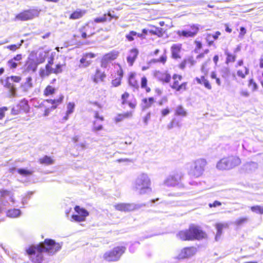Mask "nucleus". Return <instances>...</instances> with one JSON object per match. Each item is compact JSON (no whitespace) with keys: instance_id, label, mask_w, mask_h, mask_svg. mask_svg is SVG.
Wrapping results in <instances>:
<instances>
[{"instance_id":"obj_1","label":"nucleus","mask_w":263,"mask_h":263,"mask_svg":"<svg viewBox=\"0 0 263 263\" xmlns=\"http://www.w3.org/2000/svg\"><path fill=\"white\" fill-rule=\"evenodd\" d=\"M128 83L134 90H138L141 88L144 89L147 93L151 91V88L148 86L147 78L140 73L135 72H130L128 74Z\"/></svg>"},{"instance_id":"obj_2","label":"nucleus","mask_w":263,"mask_h":263,"mask_svg":"<svg viewBox=\"0 0 263 263\" xmlns=\"http://www.w3.org/2000/svg\"><path fill=\"white\" fill-rule=\"evenodd\" d=\"M205 236V233L195 225L191 226L189 230L180 231L177 234V237L182 240L200 239Z\"/></svg>"},{"instance_id":"obj_3","label":"nucleus","mask_w":263,"mask_h":263,"mask_svg":"<svg viewBox=\"0 0 263 263\" xmlns=\"http://www.w3.org/2000/svg\"><path fill=\"white\" fill-rule=\"evenodd\" d=\"M151 182L148 175L144 173L139 174L133 183V188L140 194H144L151 191Z\"/></svg>"},{"instance_id":"obj_4","label":"nucleus","mask_w":263,"mask_h":263,"mask_svg":"<svg viewBox=\"0 0 263 263\" xmlns=\"http://www.w3.org/2000/svg\"><path fill=\"white\" fill-rule=\"evenodd\" d=\"M64 99L63 94L60 93L57 98L45 100L44 102L40 104L39 107L44 108L43 115L46 116L49 114L51 110L57 109L63 103Z\"/></svg>"},{"instance_id":"obj_5","label":"nucleus","mask_w":263,"mask_h":263,"mask_svg":"<svg viewBox=\"0 0 263 263\" xmlns=\"http://www.w3.org/2000/svg\"><path fill=\"white\" fill-rule=\"evenodd\" d=\"M61 248V245L56 243L52 239H45L43 243L38 245V249L40 251H44L49 255H53Z\"/></svg>"},{"instance_id":"obj_6","label":"nucleus","mask_w":263,"mask_h":263,"mask_svg":"<svg viewBox=\"0 0 263 263\" xmlns=\"http://www.w3.org/2000/svg\"><path fill=\"white\" fill-rule=\"evenodd\" d=\"M125 248L124 247H116L112 250L106 252L103 258L107 261H117L119 260L121 255L124 253Z\"/></svg>"},{"instance_id":"obj_7","label":"nucleus","mask_w":263,"mask_h":263,"mask_svg":"<svg viewBox=\"0 0 263 263\" xmlns=\"http://www.w3.org/2000/svg\"><path fill=\"white\" fill-rule=\"evenodd\" d=\"M40 10L37 9L24 10L15 15L14 20L19 21H27L39 15Z\"/></svg>"},{"instance_id":"obj_8","label":"nucleus","mask_w":263,"mask_h":263,"mask_svg":"<svg viewBox=\"0 0 263 263\" xmlns=\"http://www.w3.org/2000/svg\"><path fill=\"white\" fill-rule=\"evenodd\" d=\"M173 82L171 85L173 89L177 91H184L187 90L188 82H181L182 76L178 74H174L173 76Z\"/></svg>"},{"instance_id":"obj_9","label":"nucleus","mask_w":263,"mask_h":263,"mask_svg":"<svg viewBox=\"0 0 263 263\" xmlns=\"http://www.w3.org/2000/svg\"><path fill=\"white\" fill-rule=\"evenodd\" d=\"M119 55V52L116 50H111L103 55L100 61V66L107 68L109 63L116 60Z\"/></svg>"},{"instance_id":"obj_10","label":"nucleus","mask_w":263,"mask_h":263,"mask_svg":"<svg viewBox=\"0 0 263 263\" xmlns=\"http://www.w3.org/2000/svg\"><path fill=\"white\" fill-rule=\"evenodd\" d=\"M97 54L92 52H87L83 53L79 61V68H86L93 62V59L97 57Z\"/></svg>"},{"instance_id":"obj_11","label":"nucleus","mask_w":263,"mask_h":263,"mask_svg":"<svg viewBox=\"0 0 263 263\" xmlns=\"http://www.w3.org/2000/svg\"><path fill=\"white\" fill-rule=\"evenodd\" d=\"M198 31L199 28L197 25L190 24L187 26V28L185 29L178 31L177 34L179 36L193 37L198 33Z\"/></svg>"},{"instance_id":"obj_12","label":"nucleus","mask_w":263,"mask_h":263,"mask_svg":"<svg viewBox=\"0 0 263 263\" xmlns=\"http://www.w3.org/2000/svg\"><path fill=\"white\" fill-rule=\"evenodd\" d=\"M121 104L123 106L127 105L130 110L133 111L136 107L137 103L135 98H130V95L127 91H124L121 96Z\"/></svg>"},{"instance_id":"obj_13","label":"nucleus","mask_w":263,"mask_h":263,"mask_svg":"<svg viewBox=\"0 0 263 263\" xmlns=\"http://www.w3.org/2000/svg\"><path fill=\"white\" fill-rule=\"evenodd\" d=\"M65 64H58L55 65L54 68H52V66L49 67V70L42 68L39 71V75L42 78L48 77L52 73L57 75L63 72V68Z\"/></svg>"},{"instance_id":"obj_14","label":"nucleus","mask_w":263,"mask_h":263,"mask_svg":"<svg viewBox=\"0 0 263 263\" xmlns=\"http://www.w3.org/2000/svg\"><path fill=\"white\" fill-rule=\"evenodd\" d=\"M29 110L30 107L28 101L23 99L12 108L11 114L13 115H16L23 112L27 113Z\"/></svg>"},{"instance_id":"obj_15","label":"nucleus","mask_w":263,"mask_h":263,"mask_svg":"<svg viewBox=\"0 0 263 263\" xmlns=\"http://www.w3.org/2000/svg\"><path fill=\"white\" fill-rule=\"evenodd\" d=\"M26 251L29 255L34 256L36 254L35 257H33L32 256L31 257L33 262L34 263H41L43 260V255L42 253L44 251H40L39 250L38 246L36 247H31L28 249H27Z\"/></svg>"},{"instance_id":"obj_16","label":"nucleus","mask_w":263,"mask_h":263,"mask_svg":"<svg viewBox=\"0 0 263 263\" xmlns=\"http://www.w3.org/2000/svg\"><path fill=\"white\" fill-rule=\"evenodd\" d=\"M144 204H135L134 203H120L115 205L117 210L123 212H129L140 209Z\"/></svg>"},{"instance_id":"obj_17","label":"nucleus","mask_w":263,"mask_h":263,"mask_svg":"<svg viewBox=\"0 0 263 263\" xmlns=\"http://www.w3.org/2000/svg\"><path fill=\"white\" fill-rule=\"evenodd\" d=\"M111 76H112V79L111 82L112 86L117 87L121 85L123 77V70L122 67L120 66L119 69L116 72L115 75L112 74Z\"/></svg>"},{"instance_id":"obj_18","label":"nucleus","mask_w":263,"mask_h":263,"mask_svg":"<svg viewBox=\"0 0 263 263\" xmlns=\"http://www.w3.org/2000/svg\"><path fill=\"white\" fill-rule=\"evenodd\" d=\"M106 78L105 71L100 68H96L94 74L91 76V80L95 83L103 82Z\"/></svg>"},{"instance_id":"obj_19","label":"nucleus","mask_w":263,"mask_h":263,"mask_svg":"<svg viewBox=\"0 0 263 263\" xmlns=\"http://www.w3.org/2000/svg\"><path fill=\"white\" fill-rule=\"evenodd\" d=\"M196 253V249L194 247H187L182 249L178 254L179 259L189 258L194 255Z\"/></svg>"},{"instance_id":"obj_20","label":"nucleus","mask_w":263,"mask_h":263,"mask_svg":"<svg viewBox=\"0 0 263 263\" xmlns=\"http://www.w3.org/2000/svg\"><path fill=\"white\" fill-rule=\"evenodd\" d=\"M182 178L181 173H177L170 176L164 182L167 185L174 186L179 183Z\"/></svg>"},{"instance_id":"obj_21","label":"nucleus","mask_w":263,"mask_h":263,"mask_svg":"<svg viewBox=\"0 0 263 263\" xmlns=\"http://www.w3.org/2000/svg\"><path fill=\"white\" fill-rule=\"evenodd\" d=\"M182 49L181 44H174L171 47V57L173 59H178L181 58L180 52Z\"/></svg>"},{"instance_id":"obj_22","label":"nucleus","mask_w":263,"mask_h":263,"mask_svg":"<svg viewBox=\"0 0 263 263\" xmlns=\"http://www.w3.org/2000/svg\"><path fill=\"white\" fill-rule=\"evenodd\" d=\"M37 67V63L34 59H28L24 65L25 71L28 72H35Z\"/></svg>"},{"instance_id":"obj_23","label":"nucleus","mask_w":263,"mask_h":263,"mask_svg":"<svg viewBox=\"0 0 263 263\" xmlns=\"http://www.w3.org/2000/svg\"><path fill=\"white\" fill-rule=\"evenodd\" d=\"M196 63L193 57H188L184 59L178 65V67L181 69H184L186 67H192Z\"/></svg>"},{"instance_id":"obj_24","label":"nucleus","mask_w":263,"mask_h":263,"mask_svg":"<svg viewBox=\"0 0 263 263\" xmlns=\"http://www.w3.org/2000/svg\"><path fill=\"white\" fill-rule=\"evenodd\" d=\"M204 171L202 165H192L189 171V175L194 177L200 176Z\"/></svg>"},{"instance_id":"obj_25","label":"nucleus","mask_w":263,"mask_h":263,"mask_svg":"<svg viewBox=\"0 0 263 263\" xmlns=\"http://www.w3.org/2000/svg\"><path fill=\"white\" fill-rule=\"evenodd\" d=\"M91 28V26L89 25V23H86L83 26L81 27L79 29V31L81 32V34L80 36L77 35H74V37H80L82 39H86L87 36H90L94 34V32H92L89 35L87 34V32L89 28Z\"/></svg>"},{"instance_id":"obj_26","label":"nucleus","mask_w":263,"mask_h":263,"mask_svg":"<svg viewBox=\"0 0 263 263\" xmlns=\"http://www.w3.org/2000/svg\"><path fill=\"white\" fill-rule=\"evenodd\" d=\"M33 87V82L32 78L28 76L26 78L25 81L22 83L20 87L24 91H28L29 89Z\"/></svg>"},{"instance_id":"obj_27","label":"nucleus","mask_w":263,"mask_h":263,"mask_svg":"<svg viewBox=\"0 0 263 263\" xmlns=\"http://www.w3.org/2000/svg\"><path fill=\"white\" fill-rule=\"evenodd\" d=\"M139 53L138 50L136 48L132 49L127 57V61L129 66H132L136 60Z\"/></svg>"},{"instance_id":"obj_28","label":"nucleus","mask_w":263,"mask_h":263,"mask_svg":"<svg viewBox=\"0 0 263 263\" xmlns=\"http://www.w3.org/2000/svg\"><path fill=\"white\" fill-rule=\"evenodd\" d=\"M86 13L85 10L77 9L73 11L69 16V18L72 20L81 18Z\"/></svg>"},{"instance_id":"obj_29","label":"nucleus","mask_w":263,"mask_h":263,"mask_svg":"<svg viewBox=\"0 0 263 263\" xmlns=\"http://www.w3.org/2000/svg\"><path fill=\"white\" fill-rule=\"evenodd\" d=\"M195 80L198 84L203 85L206 89L208 90L212 89V86L211 83L204 76H202L200 78H196Z\"/></svg>"},{"instance_id":"obj_30","label":"nucleus","mask_w":263,"mask_h":263,"mask_svg":"<svg viewBox=\"0 0 263 263\" xmlns=\"http://www.w3.org/2000/svg\"><path fill=\"white\" fill-rule=\"evenodd\" d=\"M149 34L151 35H156L158 37H162L164 34V31L162 28L156 27L155 26H150Z\"/></svg>"},{"instance_id":"obj_31","label":"nucleus","mask_w":263,"mask_h":263,"mask_svg":"<svg viewBox=\"0 0 263 263\" xmlns=\"http://www.w3.org/2000/svg\"><path fill=\"white\" fill-rule=\"evenodd\" d=\"M133 115V111H128L118 114L115 118V121L116 122H120L123 120L131 118Z\"/></svg>"},{"instance_id":"obj_32","label":"nucleus","mask_w":263,"mask_h":263,"mask_svg":"<svg viewBox=\"0 0 263 263\" xmlns=\"http://www.w3.org/2000/svg\"><path fill=\"white\" fill-rule=\"evenodd\" d=\"M136 36L140 39H144L143 34H140L133 30L130 31L128 33L126 34L125 38L128 42H132L135 39Z\"/></svg>"},{"instance_id":"obj_33","label":"nucleus","mask_w":263,"mask_h":263,"mask_svg":"<svg viewBox=\"0 0 263 263\" xmlns=\"http://www.w3.org/2000/svg\"><path fill=\"white\" fill-rule=\"evenodd\" d=\"M228 227L229 224L226 222L216 223L215 227L217 230V234L215 237V239L216 240H218V238H219L222 234V229L224 228H227Z\"/></svg>"},{"instance_id":"obj_34","label":"nucleus","mask_w":263,"mask_h":263,"mask_svg":"<svg viewBox=\"0 0 263 263\" xmlns=\"http://www.w3.org/2000/svg\"><path fill=\"white\" fill-rule=\"evenodd\" d=\"M57 89L55 87L47 85L43 90V94L45 97L53 96L56 92Z\"/></svg>"},{"instance_id":"obj_35","label":"nucleus","mask_w":263,"mask_h":263,"mask_svg":"<svg viewBox=\"0 0 263 263\" xmlns=\"http://www.w3.org/2000/svg\"><path fill=\"white\" fill-rule=\"evenodd\" d=\"M186 115L187 112L182 105H178L176 107L175 110V116L184 117H185Z\"/></svg>"},{"instance_id":"obj_36","label":"nucleus","mask_w":263,"mask_h":263,"mask_svg":"<svg viewBox=\"0 0 263 263\" xmlns=\"http://www.w3.org/2000/svg\"><path fill=\"white\" fill-rule=\"evenodd\" d=\"M39 162L41 164H50L54 162V159L52 157L45 156L43 158H40Z\"/></svg>"},{"instance_id":"obj_37","label":"nucleus","mask_w":263,"mask_h":263,"mask_svg":"<svg viewBox=\"0 0 263 263\" xmlns=\"http://www.w3.org/2000/svg\"><path fill=\"white\" fill-rule=\"evenodd\" d=\"M75 211L80 215L83 217L85 220V218L89 215V213L84 209L81 208L79 206H76L74 208Z\"/></svg>"},{"instance_id":"obj_38","label":"nucleus","mask_w":263,"mask_h":263,"mask_svg":"<svg viewBox=\"0 0 263 263\" xmlns=\"http://www.w3.org/2000/svg\"><path fill=\"white\" fill-rule=\"evenodd\" d=\"M142 102L144 104L145 108H149L155 103V100L154 98L152 97L143 99Z\"/></svg>"},{"instance_id":"obj_39","label":"nucleus","mask_w":263,"mask_h":263,"mask_svg":"<svg viewBox=\"0 0 263 263\" xmlns=\"http://www.w3.org/2000/svg\"><path fill=\"white\" fill-rule=\"evenodd\" d=\"M74 107H75L74 103L69 102L67 104V110L66 113V115L64 117L65 120H67L68 118L69 115L73 112Z\"/></svg>"},{"instance_id":"obj_40","label":"nucleus","mask_w":263,"mask_h":263,"mask_svg":"<svg viewBox=\"0 0 263 263\" xmlns=\"http://www.w3.org/2000/svg\"><path fill=\"white\" fill-rule=\"evenodd\" d=\"M21 212L18 209H13L9 210L7 213V215L11 218H15L21 215Z\"/></svg>"},{"instance_id":"obj_41","label":"nucleus","mask_w":263,"mask_h":263,"mask_svg":"<svg viewBox=\"0 0 263 263\" xmlns=\"http://www.w3.org/2000/svg\"><path fill=\"white\" fill-rule=\"evenodd\" d=\"M249 72V69L247 67H243L242 69L237 70V75L241 78H245Z\"/></svg>"},{"instance_id":"obj_42","label":"nucleus","mask_w":263,"mask_h":263,"mask_svg":"<svg viewBox=\"0 0 263 263\" xmlns=\"http://www.w3.org/2000/svg\"><path fill=\"white\" fill-rule=\"evenodd\" d=\"M102 122L98 121L97 120H94L93 121V125L92 130L94 132H98L103 129V127L102 124Z\"/></svg>"},{"instance_id":"obj_43","label":"nucleus","mask_w":263,"mask_h":263,"mask_svg":"<svg viewBox=\"0 0 263 263\" xmlns=\"http://www.w3.org/2000/svg\"><path fill=\"white\" fill-rule=\"evenodd\" d=\"M195 45V48L194 51L195 53H199L201 50L203 48V44L202 42L199 40H195L194 42Z\"/></svg>"},{"instance_id":"obj_44","label":"nucleus","mask_w":263,"mask_h":263,"mask_svg":"<svg viewBox=\"0 0 263 263\" xmlns=\"http://www.w3.org/2000/svg\"><path fill=\"white\" fill-rule=\"evenodd\" d=\"M167 57L166 53L165 52H164V53H163L161 55V56L159 58L156 59H154L152 60V61L154 63H162L163 64H164L167 61Z\"/></svg>"},{"instance_id":"obj_45","label":"nucleus","mask_w":263,"mask_h":263,"mask_svg":"<svg viewBox=\"0 0 263 263\" xmlns=\"http://www.w3.org/2000/svg\"><path fill=\"white\" fill-rule=\"evenodd\" d=\"M171 78V76L169 73L163 72L161 74L160 80L163 83H168L170 82Z\"/></svg>"},{"instance_id":"obj_46","label":"nucleus","mask_w":263,"mask_h":263,"mask_svg":"<svg viewBox=\"0 0 263 263\" xmlns=\"http://www.w3.org/2000/svg\"><path fill=\"white\" fill-rule=\"evenodd\" d=\"M2 196L5 198L8 197V199L10 200L12 203L14 202L13 196L11 193L7 191H2L1 192Z\"/></svg>"},{"instance_id":"obj_47","label":"nucleus","mask_w":263,"mask_h":263,"mask_svg":"<svg viewBox=\"0 0 263 263\" xmlns=\"http://www.w3.org/2000/svg\"><path fill=\"white\" fill-rule=\"evenodd\" d=\"M227 55L226 58V63L228 64L229 63H233L236 60V55L233 54L229 52L226 53Z\"/></svg>"},{"instance_id":"obj_48","label":"nucleus","mask_w":263,"mask_h":263,"mask_svg":"<svg viewBox=\"0 0 263 263\" xmlns=\"http://www.w3.org/2000/svg\"><path fill=\"white\" fill-rule=\"evenodd\" d=\"M251 210L257 214H263V206L255 205L251 207Z\"/></svg>"},{"instance_id":"obj_49","label":"nucleus","mask_w":263,"mask_h":263,"mask_svg":"<svg viewBox=\"0 0 263 263\" xmlns=\"http://www.w3.org/2000/svg\"><path fill=\"white\" fill-rule=\"evenodd\" d=\"M210 52L209 49H205L203 50L202 52L198 53V54L197 55L196 58L197 60L200 61L205 58V55L208 54Z\"/></svg>"},{"instance_id":"obj_50","label":"nucleus","mask_w":263,"mask_h":263,"mask_svg":"<svg viewBox=\"0 0 263 263\" xmlns=\"http://www.w3.org/2000/svg\"><path fill=\"white\" fill-rule=\"evenodd\" d=\"M105 103H106L105 99L103 97L101 98V99L100 102H98V101L91 102V104L98 106V107L99 108H102L103 107L104 104Z\"/></svg>"},{"instance_id":"obj_51","label":"nucleus","mask_w":263,"mask_h":263,"mask_svg":"<svg viewBox=\"0 0 263 263\" xmlns=\"http://www.w3.org/2000/svg\"><path fill=\"white\" fill-rule=\"evenodd\" d=\"M248 86L252 91H255L257 88V85L253 79H250L248 82Z\"/></svg>"},{"instance_id":"obj_52","label":"nucleus","mask_w":263,"mask_h":263,"mask_svg":"<svg viewBox=\"0 0 263 263\" xmlns=\"http://www.w3.org/2000/svg\"><path fill=\"white\" fill-rule=\"evenodd\" d=\"M248 218L247 217H241L237 219L234 222V224L237 226H241L248 222Z\"/></svg>"},{"instance_id":"obj_53","label":"nucleus","mask_w":263,"mask_h":263,"mask_svg":"<svg viewBox=\"0 0 263 263\" xmlns=\"http://www.w3.org/2000/svg\"><path fill=\"white\" fill-rule=\"evenodd\" d=\"M177 126H180L179 123L174 119L168 124L167 127L168 129H171Z\"/></svg>"},{"instance_id":"obj_54","label":"nucleus","mask_w":263,"mask_h":263,"mask_svg":"<svg viewBox=\"0 0 263 263\" xmlns=\"http://www.w3.org/2000/svg\"><path fill=\"white\" fill-rule=\"evenodd\" d=\"M5 87L9 89L11 92H13L15 91V88L13 83L9 82L8 81L6 82Z\"/></svg>"},{"instance_id":"obj_55","label":"nucleus","mask_w":263,"mask_h":263,"mask_svg":"<svg viewBox=\"0 0 263 263\" xmlns=\"http://www.w3.org/2000/svg\"><path fill=\"white\" fill-rule=\"evenodd\" d=\"M8 66L11 69H14L16 68L18 66V64L14 61L12 59L9 60L8 62Z\"/></svg>"},{"instance_id":"obj_56","label":"nucleus","mask_w":263,"mask_h":263,"mask_svg":"<svg viewBox=\"0 0 263 263\" xmlns=\"http://www.w3.org/2000/svg\"><path fill=\"white\" fill-rule=\"evenodd\" d=\"M210 77L212 79H215L216 80V82L218 85H221V82L220 80V78L217 77L215 71H212L211 73Z\"/></svg>"},{"instance_id":"obj_57","label":"nucleus","mask_w":263,"mask_h":263,"mask_svg":"<svg viewBox=\"0 0 263 263\" xmlns=\"http://www.w3.org/2000/svg\"><path fill=\"white\" fill-rule=\"evenodd\" d=\"M94 21L96 23H104L106 21H108V19L106 17V14H104V15L102 17H96L95 18Z\"/></svg>"},{"instance_id":"obj_58","label":"nucleus","mask_w":263,"mask_h":263,"mask_svg":"<svg viewBox=\"0 0 263 263\" xmlns=\"http://www.w3.org/2000/svg\"><path fill=\"white\" fill-rule=\"evenodd\" d=\"M94 118L95 120H97L98 121L103 122L104 120V117L102 115H100L99 112L97 111H96L94 112Z\"/></svg>"},{"instance_id":"obj_59","label":"nucleus","mask_w":263,"mask_h":263,"mask_svg":"<svg viewBox=\"0 0 263 263\" xmlns=\"http://www.w3.org/2000/svg\"><path fill=\"white\" fill-rule=\"evenodd\" d=\"M8 110L7 107H0V120H3L5 117V113Z\"/></svg>"},{"instance_id":"obj_60","label":"nucleus","mask_w":263,"mask_h":263,"mask_svg":"<svg viewBox=\"0 0 263 263\" xmlns=\"http://www.w3.org/2000/svg\"><path fill=\"white\" fill-rule=\"evenodd\" d=\"M71 219H72V220L78 222L85 221L84 219L83 218V217H82V216H80L79 214L72 215L71 217Z\"/></svg>"},{"instance_id":"obj_61","label":"nucleus","mask_w":263,"mask_h":263,"mask_svg":"<svg viewBox=\"0 0 263 263\" xmlns=\"http://www.w3.org/2000/svg\"><path fill=\"white\" fill-rule=\"evenodd\" d=\"M18 172L19 174L24 176L30 175L32 173L31 171L24 169H20L18 170Z\"/></svg>"},{"instance_id":"obj_62","label":"nucleus","mask_w":263,"mask_h":263,"mask_svg":"<svg viewBox=\"0 0 263 263\" xmlns=\"http://www.w3.org/2000/svg\"><path fill=\"white\" fill-rule=\"evenodd\" d=\"M171 112V109L168 107H166L161 110V115L162 117H165L168 115Z\"/></svg>"},{"instance_id":"obj_63","label":"nucleus","mask_w":263,"mask_h":263,"mask_svg":"<svg viewBox=\"0 0 263 263\" xmlns=\"http://www.w3.org/2000/svg\"><path fill=\"white\" fill-rule=\"evenodd\" d=\"M21 45L12 44L7 46V48L12 51H16L17 49L20 47Z\"/></svg>"},{"instance_id":"obj_64","label":"nucleus","mask_w":263,"mask_h":263,"mask_svg":"<svg viewBox=\"0 0 263 263\" xmlns=\"http://www.w3.org/2000/svg\"><path fill=\"white\" fill-rule=\"evenodd\" d=\"M10 79L13 82L15 83H20L22 80L21 77L17 76H12L10 77Z\"/></svg>"}]
</instances>
